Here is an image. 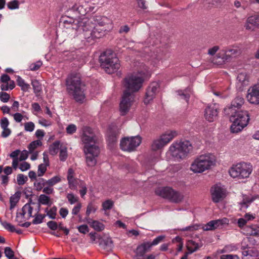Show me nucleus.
<instances>
[{"label": "nucleus", "mask_w": 259, "mask_h": 259, "mask_svg": "<svg viewBox=\"0 0 259 259\" xmlns=\"http://www.w3.org/2000/svg\"><path fill=\"white\" fill-rule=\"evenodd\" d=\"M101 66L105 71L111 74L116 72L120 67V64L116 54L111 50H108L102 54L99 58Z\"/></svg>", "instance_id": "423d86ee"}, {"label": "nucleus", "mask_w": 259, "mask_h": 259, "mask_svg": "<svg viewBox=\"0 0 259 259\" xmlns=\"http://www.w3.org/2000/svg\"><path fill=\"white\" fill-rule=\"evenodd\" d=\"M32 202V200L31 199L29 200V202L25 204L21 209V211L20 212L17 213L16 215V221L18 222H20L19 221V219H23L26 213L28 214V219L31 217H32V210L33 208L31 206L30 204Z\"/></svg>", "instance_id": "412c9836"}, {"label": "nucleus", "mask_w": 259, "mask_h": 259, "mask_svg": "<svg viewBox=\"0 0 259 259\" xmlns=\"http://www.w3.org/2000/svg\"><path fill=\"white\" fill-rule=\"evenodd\" d=\"M35 125L32 122H28L24 124V129L26 131L31 132L34 129Z\"/></svg>", "instance_id": "4d7b16f0"}, {"label": "nucleus", "mask_w": 259, "mask_h": 259, "mask_svg": "<svg viewBox=\"0 0 259 259\" xmlns=\"http://www.w3.org/2000/svg\"><path fill=\"white\" fill-rule=\"evenodd\" d=\"M46 185V180L43 178L37 179L34 182V187L37 191L42 190Z\"/></svg>", "instance_id": "c85d7f7f"}, {"label": "nucleus", "mask_w": 259, "mask_h": 259, "mask_svg": "<svg viewBox=\"0 0 259 259\" xmlns=\"http://www.w3.org/2000/svg\"><path fill=\"white\" fill-rule=\"evenodd\" d=\"M77 228L80 233L84 234H86L89 231V227L87 225L79 226L77 227Z\"/></svg>", "instance_id": "680f3d73"}, {"label": "nucleus", "mask_w": 259, "mask_h": 259, "mask_svg": "<svg viewBox=\"0 0 259 259\" xmlns=\"http://www.w3.org/2000/svg\"><path fill=\"white\" fill-rule=\"evenodd\" d=\"M3 130L2 132L1 136L3 138H7L8 137L11 133V131L10 129L8 128H2Z\"/></svg>", "instance_id": "774afa93"}, {"label": "nucleus", "mask_w": 259, "mask_h": 259, "mask_svg": "<svg viewBox=\"0 0 259 259\" xmlns=\"http://www.w3.org/2000/svg\"><path fill=\"white\" fill-rule=\"evenodd\" d=\"M28 178L27 176H25L23 174H19L17 177V181L18 184L19 185H24L25 182L27 181Z\"/></svg>", "instance_id": "09e8293b"}, {"label": "nucleus", "mask_w": 259, "mask_h": 259, "mask_svg": "<svg viewBox=\"0 0 259 259\" xmlns=\"http://www.w3.org/2000/svg\"><path fill=\"white\" fill-rule=\"evenodd\" d=\"M60 142L56 141L50 146L49 152L51 155L54 156L58 153L59 149H60Z\"/></svg>", "instance_id": "473e14b6"}, {"label": "nucleus", "mask_w": 259, "mask_h": 259, "mask_svg": "<svg viewBox=\"0 0 259 259\" xmlns=\"http://www.w3.org/2000/svg\"><path fill=\"white\" fill-rule=\"evenodd\" d=\"M2 225L5 229L11 232H14L16 231L15 226L5 221L2 223Z\"/></svg>", "instance_id": "8fccbe9b"}, {"label": "nucleus", "mask_w": 259, "mask_h": 259, "mask_svg": "<svg viewBox=\"0 0 259 259\" xmlns=\"http://www.w3.org/2000/svg\"><path fill=\"white\" fill-rule=\"evenodd\" d=\"M69 202L71 204H73L78 202V197L74 195L73 193H68L66 196Z\"/></svg>", "instance_id": "49530a36"}, {"label": "nucleus", "mask_w": 259, "mask_h": 259, "mask_svg": "<svg viewBox=\"0 0 259 259\" xmlns=\"http://www.w3.org/2000/svg\"><path fill=\"white\" fill-rule=\"evenodd\" d=\"M248 75L245 72L240 73L237 76L238 83H240L242 86L246 85L248 84Z\"/></svg>", "instance_id": "c756f323"}, {"label": "nucleus", "mask_w": 259, "mask_h": 259, "mask_svg": "<svg viewBox=\"0 0 259 259\" xmlns=\"http://www.w3.org/2000/svg\"><path fill=\"white\" fill-rule=\"evenodd\" d=\"M65 24L71 25V28L78 33H83L85 38H100L113 28L112 21L106 16L94 15L90 18L79 17L72 20L69 18Z\"/></svg>", "instance_id": "f257e3e1"}, {"label": "nucleus", "mask_w": 259, "mask_h": 259, "mask_svg": "<svg viewBox=\"0 0 259 259\" xmlns=\"http://www.w3.org/2000/svg\"><path fill=\"white\" fill-rule=\"evenodd\" d=\"M244 104V99L237 97L232 102L230 106L225 108L226 114L230 115V120L233 122L231 126L232 133H238L245 127L249 120V115L246 111L238 110Z\"/></svg>", "instance_id": "7ed1b4c3"}, {"label": "nucleus", "mask_w": 259, "mask_h": 259, "mask_svg": "<svg viewBox=\"0 0 259 259\" xmlns=\"http://www.w3.org/2000/svg\"><path fill=\"white\" fill-rule=\"evenodd\" d=\"M248 101L254 104H259V85H254L248 90L246 96Z\"/></svg>", "instance_id": "6ab92c4d"}, {"label": "nucleus", "mask_w": 259, "mask_h": 259, "mask_svg": "<svg viewBox=\"0 0 259 259\" xmlns=\"http://www.w3.org/2000/svg\"><path fill=\"white\" fill-rule=\"evenodd\" d=\"M211 198L213 202L217 203L222 201L227 196V191L221 184L213 185L210 189Z\"/></svg>", "instance_id": "f8f14e48"}, {"label": "nucleus", "mask_w": 259, "mask_h": 259, "mask_svg": "<svg viewBox=\"0 0 259 259\" xmlns=\"http://www.w3.org/2000/svg\"><path fill=\"white\" fill-rule=\"evenodd\" d=\"M42 145V142L40 140H35L31 142L28 148L30 153H32L33 151L38 147Z\"/></svg>", "instance_id": "ea45409f"}, {"label": "nucleus", "mask_w": 259, "mask_h": 259, "mask_svg": "<svg viewBox=\"0 0 259 259\" xmlns=\"http://www.w3.org/2000/svg\"><path fill=\"white\" fill-rule=\"evenodd\" d=\"M150 249V246L146 242L139 245L135 251V259H144V257L146 256L145 253L149 251Z\"/></svg>", "instance_id": "aec40b11"}, {"label": "nucleus", "mask_w": 259, "mask_h": 259, "mask_svg": "<svg viewBox=\"0 0 259 259\" xmlns=\"http://www.w3.org/2000/svg\"><path fill=\"white\" fill-rule=\"evenodd\" d=\"M192 149V144L188 141L176 142L170 145L167 153L174 160L180 161L187 156Z\"/></svg>", "instance_id": "0eeeda50"}, {"label": "nucleus", "mask_w": 259, "mask_h": 259, "mask_svg": "<svg viewBox=\"0 0 259 259\" xmlns=\"http://www.w3.org/2000/svg\"><path fill=\"white\" fill-rule=\"evenodd\" d=\"M38 200L39 203L42 205H51L52 204L50 197L45 194L40 195Z\"/></svg>", "instance_id": "c9c22d12"}, {"label": "nucleus", "mask_w": 259, "mask_h": 259, "mask_svg": "<svg viewBox=\"0 0 259 259\" xmlns=\"http://www.w3.org/2000/svg\"><path fill=\"white\" fill-rule=\"evenodd\" d=\"M255 198L253 197H246L244 198L242 202H241V207L242 208H246L248 207V204H250L254 200Z\"/></svg>", "instance_id": "c03bdc74"}, {"label": "nucleus", "mask_w": 259, "mask_h": 259, "mask_svg": "<svg viewBox=\"0 0 259 259\" xmlns=\"http://www.w3.org/2000/svg\"><path fill=\"white\" fill-rule=\"evenodd\" d=\"M66 132L68 134L72 135L76 132L77 127L74 124H70L66 127Z\"/></svg>", "instance_id": "5fc2aeb1"}, {"label": "nucleus", "mask_w": 259, "mask_h": 259, "mask_svg": "<svg viewBox=\"0 0 259 259\" xmlns=\"http://www.w3.org/2000/svg\"><path fill=\"white\" fill-rule=\"evenodd\" d=\"M42 65V63L40 61H38L34 63H32L29 66V69L31 71L37 70Z\"/></svg>", "instance_id": "3c124183"}, {"label": "nucleus", "mask_w": 259, "mask_h": 259, "mask_svg": "<svg viewBox=\"0 0 259 259\" xmlns=\"http://www.w3.org/2000/svg\"><path fill=\"white\" fill-rule=\"evenodd\" d=\"M148 74V70L145 68L144 71L128 75L124 78L123 85L125 90L119 105L121 115L126 114L129 111L135 100V93L138 92L142 87Z\"/></svg>", "instance_id": "f03ea898"}, {"label": "nucleus", "mask_w": 259, "mask_h": 259, "mask_svg": "<svg viewBox=\"0 0 259 259\" xmlns=\"http://www.w3.org/2000/svg\"><path fill=\"white\" fill-rule=\"evenodd\" d=\"M48 166H49L43 163L40 164L38 165L37 170V175L38 177H41L45 174Z\"/></svg>", "instance_id": "79ce46f5"}, {"label": "nucleus", "mask_w": 259, "mask_h": 259, "mask_svg": "<svg viewBox=\"0 0 259 259\" xmlns=\"http://www.w3.org/2000/svg\"><path fill=\"white\" fill-rule=\"evenodd\" d=\"M229 223V220L226 218H224L221 219L210 221L203 226L196 225L188 226L184 229L183 230L191 231L202 228L204 231H212L218 228H222L225 225H228Z\"/></svg>", "instance_id": "1a4fd4ad"}, {"label": "nucleus", "mask_w": 259, "mask_h": 259, "mask_svg": "<svg viewBox=\"0 0 259 259\" xmlns=\"http://www.w3.org/2000/svg\"><path fill=\"white\" fill-rule=\"evenodd\" d=\"M220 47L218 46H215L209 48L208 50V54L210 56H213L219 50Z\"/></svg>", "instance_id": "0e129e2a"}, {"label": "nucleus", "mask_w": 259, "mask_h": 259, "mask_svg": "<svg viewBox=\"0 0 259 259\" xmlns=\"http://www.w3.org/2000/svg\"><path fill=\"white\" fill-rule=\"evenodd\" d=\"M172 190V189L170 187L159 188L156 190L155 193L157 195L169 199Z\"/></svg>", "instance_id": "a878e982"}, {"label": "nucleus", "mask_w": 259, "mask_h": 259, "mask_svg": "<svg viewBox=\"0 0 259 259\" xmlns=\"http://www.w3.org/2000/svg\"><path fill=\"white\" fill-rule=\"evenodd\" d=\"M42 192L47 195H50L54 193V190L53 187L46 185L42 189Z\"/></svg>", "instance_id": "052dcab7"}, {"label": "nucleus", "mask_w": 259, "mask_h": 259, "mask_svg": "<svg viewBox=\"0 0 259 259\" xmlns=\"http://www.w3.org/2000/svg\"><path fill=\"white\" fill-rule=\"evenodd\" d=\"M20 198V193L19 192H16L12 195L10 199V208L12 209L14 208L17 203L18 202Z\"/></svg>", "instance_id": "e433bc0d"}, {"label": "nucleus", "mask_w": 259, "mask_h": 259, "mask_svg": "<svg viewBox=\"0 0 259 259\" xmlns=\"http://www.w3.org/2000/svg\"><path fill=\"white\" fill-rule=\"evenodd\" d=\"M252 170L250 163L241 162L233 166L230 169L229 173L232 178L243 179L248 178Z\"/></svg>", "instance_id": "6e6552de"}, {"label": "nucleus", "mask_w": 259, "mask_h": 259, "mask_svg": "<svg viewBox=\"0 0 259 259\" xmlns=\"http://www.w3.org/2000/svg\"><path fill=\"white\" fill-rule=\"evenodd\" d=\"M242 231L246 235L259 237V227L255 225L245 226L242 229Z\"/></svg>", "instance_id": "5701e85b"}, {"label": "nucleus", "mask_w": 259, "mask_h": 259, "mask_svg": "<svg viewBox=\"0 0 259 259\" xmlns=\"http://www.w3.org/2000/svg\"><path fill=\"white\" fill-rule=\"evenodd\" d=\"M178 135L176 131H167L160 136L161 141L166 145Z\"/></svg>", "instance_id": "4be33fe9"}, {"label": "nucleus", "mask_w": 259, "mask_h": 259, "mask_svg": "<svg viewBox=\"0 0 259 259\" xmlns=\"http://www.w3.org/2000/svg\"><path fill=\"white\" fill-rule=\"evenodd\" d=\"M66 91L76 102L82 104L85 100V84L79 73H72L66 79Z\"/></svg>", "instance_id": "20e7f679"}, {"label": "nucleus", "mask_w": 259, "mask_h": 259, "mask_svg": "<svg viewBox=\"0 0 259 259\" xmlns=\"http://www.w3.org/2000/svg\"><path fill=\"white\" fill-rule=\"evenodd\" d=\"M30 168V165L27 162H23L20 164L19 168L22 171H26Z\"/></svg>", "instance_id": "69168bd1"}, {"label": "nucleus", "mask_w": 259, "mask_h": 259, "mask_svg": "<svg viewBox=\"0 0 259 259\" xmlns=\"http://www.w3.org/2000/svg\"><path fill=\"white\" fill-rule=\"evenodd\" d=\"M48 227L52 230H56L58 228V225L56 222L51 221L47 223Z\"/></svg>", "instance_id": "338daca9"}, {"label": "nucleus", "mask_w": 259, "mask_h": 259, "mask_svg": "<svg viewBox=\"0 0 259 259\" xmlns=\"http://www.w3.org/2000/svg\"><path fill=\"white\" fill-rule=\"evenodd\" d=\"M218 105L216 104L209 105L205 110L204 116L205 119L209 122L215 120L218 114Z\"/></svg>", "instance_id": "f3484780"}, {"label": "nucleus", "mask_w": 259, "mask_h": 259, "mask_svg": "<svg viewBox=\"0 0 259 259\" xmlns=\"http://www.w3.org/2000/svg\"><path fill=\"white\" fill-rule=\"evenodd\" d=\"M0 124L2 128H8L9 121L7 117H3L1 119Z\"/></svg>", "instance_id": "e2e57ef3"}, {"label": "nucleus", "mask_w": 259, "mask_h": 259, "mask_svg": "<svg viewBox=\"0 0 259 259\" xmlns=\"http://www.w3.org/2000/svg\"><path fill=\"white\" fill-rule=\"evenodd\" d=\"M17 82L18 85H19L24 92L28 91L30 88V85L26 83L24 80L19 76L17 77Z\"/></svg>", "instance_id": "2f4dec72"}, {"label": "nucleus", "mask_w": 259, "mask_h": 259, "mask_svg": "<svg viewBox=\"0 0 259 259\" xmlns=\"http://www.w3.org/2000/svg\"><path fill=\"white\" fill-rule=\"evenodd\" d=\"M183 198V194L172 189L169 200L175 203H179L182 201Z\"/></svg>", "instance_id": "cd10ccee"}, {"label": "nucleus", "mask_w": 259, "mask_h": 259, "mask_svg": "<svg viewBox=\"0 0 259 259\" xmlns=\"http://www.w3.org/2000/svg\"><path fill=\"white\" fill-rule=\"evenodd\" d=\"M4 252H5L6 256L9 259H11V258L13 257L14 256V251L9 247H6L5 248Z\"/></svg>", "instance_id": "6e6d98bb"}, {"label": "nucleus", "mask_w": 259, "mask_h": 259, "mask_svg": "<svg viewBox=\"0 0 259 259\" xmlns=\"http://www.w3.org/2000/svg\"><path fill=\"white\" fill-rule=\"evenodd\" d=\"M165 145L161 141V139L159 137L158 139L154 140L151 144V149L153 151L162 148Z\"/></svg>", "instance_id": "7c9ffc66"}, {"label": "nucleus", "mask_w": 259, "mask_h": 259, "mask_svg": "<svg viewBox=\"0 0 259 259\" xmlns=\"http://www.w3.org/2000/svg\"><path fill=\"white\" fill-rule=\"evenodd\" d=\"M68 157L67 149L65 146H61L59 152V159L62 161H64L66 160Z\"/></svg>", "instance_id": "58836bf2"}, {"label": "nucleus", "mask_w": 259, "mask_h": 259, "mask_svg": "<svg viewBox=\"0 0 259 259\" xmlns=\"http://www.w3.org/2000/svg\"><path fill=\"white\" fill-rule=\"evenodd\" d=\"M203 245L202 242L199 243L195 242L193 240H189L187 244V248L188 250V252L190 254L197 251L199 248Z\"/></svg>", "instance_id": "bb28decb"}, {"label": "nucleus", "mask_w": 259, "mask_h": 259, "mask_svg": "<svg viewBox=\"0 0 259 259\" xmlns=\"http://www.w3.org/2000/svg\"><path fill=\"white\" fill-rule=\"evenodd\" d=\"M94 9L91 10L89 7V5L85 0H80L78 3L75 4L72 7L71 10L82 16H84L88 12L92 11Z\"/></svg>", "instance_id": "dca6fc26"}, {"label": "nucleus", "mask_w": 259, "mask_h": 259, "mask_svg": "<svg viewBox=\"0 0 259 259\" xmlns=\"http://www.w3.org/2000/svg\"><path fill=\"white\" fill-rule=\"evenodd\" d=\"M81 140L84 144V149L87 147L97 146L95 143V135L92 129L89 127H84L82 128V134L81 136Z\"/></svg>", "instance_id": "ddd939ff"}, {"label": "nucleus", "mask_w": 259, "mask_h": 259, "mask_svg": "<svg viewBox=\"0 0 259 259\" xmlns=\"http://www.w3.org/2000/svg\"><path fill=\"white\" fill-rule=\"evenodd\" d=\"M91 227L97 231H101L104 230L105 226L98 221H93L91 224Z\"/></svg>", "instance_id": "4c0bfd02"}, {"label": "nucleus", "mask_w": 259, "mask_h": 259, "mask_svg": "<svg viewBox=\"0 0 259 259\" xmlns=\"http://www.w3.org/2000/svg\"><path fill=\"white\" fill-rule=\"evenodd\" d=\"M99 245L104 250L107 252L111 251L114 246L113 241L111 238L109 237L103 239L100 242Z\"/></svg>", "instance_id": "393cba45"}, {"label": "nucleus", "mask_w": 259, "mask_h": 259, "mask_svg": "<svg viewBox=\"0 0 259 259\" xmlns=\"http://www.w3.org/2000/svg\"><path fill=\"white\" fill-rule=\"evenodd\" d=\"M47 215L51 219H55L56 218L57 208L55 206L51 208L49 210L47 208L46 209Z\"/></svg>", "instance_id": "37998d69"}, {"label": "nucleus", "mask_w": 259, "mask_h": 259, "mask_svg": "<svg viewBox=\"0 0 259 259\" xmlns=\"http://www.w3.org/2000/svg\"><path fill=\"white\" fill-rule=\"evenodd\" d=\"M10 98V95L6 92L0 93V100L4 103H7L8 102Z\"/></svg>", "instance_id": "13d9d810"}, {"label": "nucleus", "mask_w": 259, "mask_h": 259, "mask_svg": "<svg viewBox=\"0 0 259 259\" xmlns=\"http://www.w3.org/2000/svg\"><path fill=\"white\" fill-rule=\"evenodd\" d=\"M216 161L215 156L211 153L201 154L192 163L190 170L194 173H202L215 166Z\"/></svg>", "instance_id": "39448f33"}, {"label": "nucleus", "mask_w": 259, "mask_h": 259, "mask_svg": "<svg viewBox=\"0 0 259 259\" xmlns=\"http://www.w3.org/2000/svg\"><path fill=\"white\" fill-rule=\"evenodd\" d=\"M34 217L35 218L32 221V223L33 224H39L42 223L45 216L40 214H36Z\"/></svg>", "instance_id": "864d4df0"}, {"label": "nucleus", "mask_w": 259, "mask_h": 259, "mask_svg": "<svg viewBox=\"0 0 259 259\" xmlns=\"http://www.w3.org/2000/svg\"><path fill=\"white\" fill-rule=\"evenodd\" d=\"M241 53L242 50L240 47L232 46L221 50L217 55L216 57L221 59L222 62H225L233 57L239 56Z\"/></svg>", "instance_id": "9d476101"}, {"label": "nucleus", "mask_w": 259, "mask_h": 259, "mask_svg": "<svg viewBox=\"0 0 259 259\" xmlns=\"http://www.w3.org/2000/svg\"><path fill=\"white\" fill-rule=\"evenodd\" d=\"M97 209V206L92 203L88 204L86 211L87 215L89 216L91 213L95 212Z\"/></svg>", "instance_id": "603ef678"}, {"label": "nucleus", "mask_w": 259, "mask_h": 259, "mask_svg": "<svg viewBox=\"0 0 259 259\" xmlns=\"http://www.w3.org/2000/svg\"><path fill=\"white\" fill-rule=\"evenodd\" d=\"M159 84L158 82H153L151 83L148 87L144 99L145 104H148L155 97L156 94L158 92Z\"/></svg>", "instance_id": "2eb2a0df"}, {"label": "nucleus", "mask_w": 259, "mask_h": 259, "mask_svg": "<svg viewBox=\"0 0 259 259\" xmlns=\"http://www.w3.org/2000/svg\"><path fill=\"white\" fill-rule=\"evenodd\" d=\"M242 248L243 250L242 252L243 259H250V257H257L259 256V251L255 249H246V247L243 245Z\"/></svg>", "instance_id": "b1692460"}, {"label": "nucleus", "mask_w": 259, "mask_h": 259, "mask_svg": "<svg viewBox=\"0 0 259 259\" xmlns=\"http://www.w3.org/2000/svg\"><path fill=\"white\" fill-rule=\"evenodd\" d=\"M245 28L250 31H254L259 27V16L254 15L248 17L244 24Z\"/></svg>", "instance_id": "a211bd4d"}, {"label": "nucleus", "mask_w": 259, "mask_h": 259, "mask_svg": "<svg viewBox=\"0 0 259 259\" xmlns=\"http://www.w3.org/2000/svg\"><path fill=\"white\" fill-rule=\"evenodd\" d=\"M113 202L111 200H107L102 203V207L104 210H109L113 206Z\"/></svg>", "instance_id": "de8ad7c7"}, {"label": "nucleus", "mask_w": 259, "mask_h": 259, "mask_svg": "<svg viewBox=\"0 0 259 259\" xmlns=\"http://www.w3.org/2000/svg\"><path fill=\"white\" fill-rule=\"evenodd\" d=\"M31 84L35 94H37L41 91V84L37 80H32Z\"/></svg>", "instance_id": "a19ab883"}, {"label": "nucleus", "mask_w": 259, "mask_h": 259, "mask_svg": "<svg viewBox=\"0 0 259 259\" xmlns=\"http://www.w3.org/2000/svg\"><path fill=\"white\" fill-rule=\"evenodd\" d=\"M164 238V236L160 235L154 239L152 242H146V243H148V245L150 246V248H151L152 246L156 245L161 242Z\"/></svg>", "instance_id": "a18cd8bd"}, {"label": "nucleus", "mask_w": 259, "mask_h": 259, "mask_svg": "<svg viewBox=\"0 0 259 259\" xmlns=\"http://www.w3.org/2000/svg\"><path fill=\"white\" fill-rule=\"evenodd\" d=\"M85 155L86 163L89 167H93L97 163V158L100 153V150L98 146L87 147L84 149Z\"/></svg>", "instance_id": "4468645a"}, {"label": "nucleus", "mask_w": 259, "mask_h": 259, "mask_svg": "<svg viewBox=\"0 0 259 259\" xmlns=\"http://www.w3.org/2000/svg\"><path fill=\"white\" fill-rule=\"evenodd\" d=\"M142 142V138L139 136L126 137L120 141L121 149L125 151H133Z\"/></svg>", "instance_id": "9b49d317"}, {"label": "nucleus", "mask_w": 259, "mask_h": 259, "mask_svg": "<svg viewBox=\"0 0 259 259\" xmlns=\"http://www.w3.org/2000/svg\"><path fill=\"white\" fill-rule=\"evenodd\" d=\"M177 92L181 99L185 100L188 103L190 96L191 90L187 89L185 90H179Z\"/></svg>", "instance_id": "72a5a7b5"}, {"label": "nucleus", "mask_w": 259, "mask_h": 259, "mask_svg": "<svg viewBox=\"0 0 259 259\" xmlns=\"http://www.w3.org/2000/svg\"><path fill=\"white\" fill-rule=\"evenodd\" d=\"M61 181V178L59 176H55L52 178L46 180L47 185L53 187L57 184L60 183Z\"/></svg>", "instance_id": "f704fd0d"}, {"label": "nucleus", "mask_w": 259, "mask_h": 259, "mask_svg": "<svg viewBox=\"0 0 259 259\" xmlns=\"http://www.w3.org/2000/svg\"><path fill=\"white\" fill-rule=\"evenodd\" d=\"M8 7L11 10L19 8V2L17 0H13L8 4Z\"/></svg>", "instance_id": "bf43d9fd"}]
</instances>
